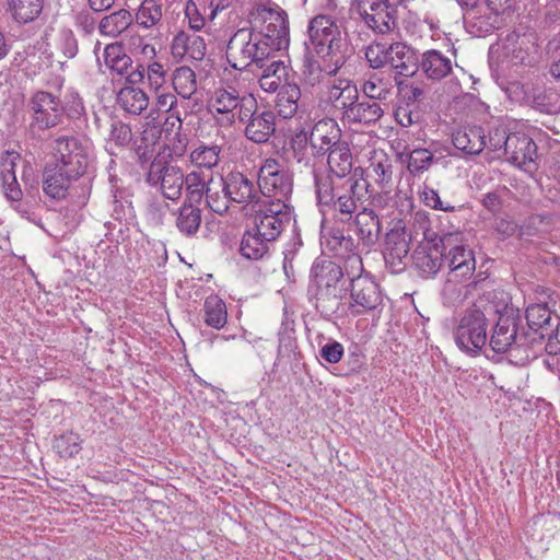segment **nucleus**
I'll use <instances>...</instances> for the list:
<instances>
[{
	"label": "nucleus",
	"mask_w": 560,
	"mask_h": 560,
	"mask_svg": "<svg viewBox=\"0 0 560 560\" xmlns=\"http://www.w3.org/2000/svg\"><path fill=\"white\" fill-rule=\"evenodd\" d=\"M498 310L481 296L460 315L454 329L457 347L467 353H478L488 340V326L494 322Z\"/></svg>",
	"instance_id": "1"
},
{
	"label": "nucleus",
	"mask_w": 560,
	"mask_h": 560,
	"mask_svg": "<svg viewBox=\"0 0 560 560\" xmlns=\"http://www.w3.org/2000/svg\"><path fill=\"white\" fill-rule=\"evenodd\" d=\"M281 50L272 42L265 39L261 33L252 28H240L230 38L226 58L232 68L245 70L250 66L264 68L272 55Z\"/></svg>",
	"instance_id": "2"
},
{
	"label": "nucleus",
	"mask_w": 560,
	"mask_h": 560,
	"mask_svg": "<svg viewBox=\"0 0 560 560\" xmlns=\"http://www.w3.org/2000/svg\"><path fill=\"white\" fill-rule=\"evenodd\" d=\"M311 49L320 59L346 62L348 49L346 37L329 15H317L308 25Z\"/></svg>",
	"instance_id": "3"
},
{
	"label": "nucleus",
	"mask_w": 560,
	"mask_h": 560,
	"mask_svg": "<svg viewBox=\"0 0 560 560\" xmlns=\"http://www.w3.org/2000/svg\"><path fill=\"white\" fill-rule=\"evenodd\" d=\"M252 30L280 49L289 45V22L284 10L271 0H259L248 13Z\"/></svg>",
	"instance_id": "4"
},
{
	"label": "nucleus",
	"mask_w": 560,
	"mask_h": 560,
	"mask_svg": "<svg viewBox=\"0 0 560 560\" xmlns=\"http://www.w3.org/2000/svg\"><path fill=\"white\" fill-rule=\"evenodd\" d=\"M30 121L26 127L30 138L38 140L46 130L62 122L65 108L60 98L47 91L35 92L27 102Z\"/></svg>",
	"instance_id": "5"
},
{
	"label": "nucleus",
	"mask_w": 560,
	"mask_h": 560,
	"mask_svg": "<svg viewBox=\"0 0 560 560\" xmlns=\"http://www.w3.org/2000/svg\"><path fill=\"white\" fill-rule=\"evenodd\" d=\"M440 245L448 268V281L469 279L476 270V259L474 250L464 244V234L458 230L443 233Z\"/></svg>",
	"instance_id": "6"
},
{
	"label": "nucleus",
	"mask_w": 560,
	"mask_h": 560,
	"mask_svg": "<svg viewBox=\"0 0 560 560\" xmlns=\"http://www.w3.org/2000/svg\"><path fill=\"white\" fill-rule=\"evenodd\" d=\"M253 218L254 231L275 243L292 220V208L284 200H261Z\"/></svg>",
	"instance_id": "7"
},
{
	"label": "nucleus",
	"mask_w": 560,
	"mask_h": 560,
	"mask_svg": "<svg viewBox=\"0 0 560 560\" xmlns=\"http://www.w3.org/2000/svg\"><path fill=\"white\" fill-rule=\"evenodd\" d=\"M255 97L234 86L219 88L211 97V110L215 113V122L221 127H231L242 115L246 116L253 107Z\"/></svg>",
	"instance_id": "8"
},
{
	"label": "nucleus",
	"mask_w": 560,
	"mask_h": 560,
	"mask_svg": "<svg viewBox=\"0 0 560 560\" xmlns=\"http://www.w3.org/2000/svg\"><path fill=\"white\" fill-rule=\"evenodd\" d=\"M350 11L376 34H388L397 27V5L390 0H353Z\"/></svg>",
	"instance_id": "9"
},
{
	"label": "nucleus",
	"mask_w": 560,
	"mask_h": 560,
	"mask_svg": "<svg viewBox=\"0 0 560 560\" xmlns=\"http://www.w3.org/2000/svg\"><path fill=\"white\" fill-rule=\"evenodd\" d=\"M185 177L179 166L158 155L150 163L145 180L149 185L159 187L166 199L175 201L182 196Z\"/></svg>",
	"instance_id": "10"
},
{
	"label": "nucleus",
	"mask_w": 560,
	"mask_h": 560,
	"mask_svg": "<svg viewBox=\"0 0 560 560\" xmlns=\"http://www.w3.org/2000/svg\"><path fill=\"white\" fill-rule=\"evenodd\" d=\"M54 163L81 177L89 163V143L74 136H59L55 140Z\"/></svg>",
	"instance_id": "11"
},
{
	"label": "nucleus",
	"mask_w": 560,
	"mask_h": 560,
	"mask_svg": "<svg viewBox=\"0 0 560 560\" xmlns=\"http://www.w3.org/2000/svg\"><path fill=\"white\" fill-rule=\"evenodd\" d=\"M257 185L259 195L284 200L292 192V177L275 159H267L258 172Z\"/></svg>",
	"instance_id": "12"
},
{
	"label": "nucleus",
	"mask_w": 560,
	"mask_h": 560,
	"mask_svg": "<svg viewBox=\"0 0 560 560\" xmlns=\"http://www.w3.org/2000/svg\"><path fill=\"white\" fill-rule=\"evenodd\" d=\"M506 58L515 66L535 67L540 62L541 54L534 33L513 31L503 42Z\"/></svg>",
	"instance_id": "13"
},
{
	"label": "nucleus",
	"mask_w": 560,
	"mask_h": 560,
	"mask_svg": "<svg viewBox=\"0 0 560 560\" xmlns=\"http://www.w3.org/2000/svg\"><path fill=\"white\" fill-rule=\"evenodd\" d=\"M495 324L489 338L490 348L497 353H505L513 346H520L525 336L518 334L520 318L513 310L501 313L494 317Z\"/></svg>",
	"instance_id": "14"
},
{
	"label": "nucleus",
	"mask_w": 560,
	"mask_h": 560,
	"mask_svg": "<svg viewBox=\"0 0 560 560\" xmlns=\"http://www.w3.org/2000/svg\"><path fill=\"white\" fill-rule=\"evenodd\" d=\"M314 183L318 205L327 209L349 192H355L359 185L353 177H334L324 173H315Z\"/></svg>",
	"instance_id": "15"
},
{
	"label": "nucleus",
	"mask_w": 560,
	"mask_h": 560,
	"mask_svg": "<svg viewBox=\"0 0 560 560\" xmlns=\"http://www.w3.org/2000/svg\"><path fill=\"white\" fill-rule=\"evenodd\" d=\"M222 192L231 202L250 205L253 208L261 201L258 185L242 172L232 171L221 177Z\"/></svg>",
	"instance_id": "16"
},
{
	"label": "nucleus",
	"mask_w": 560,
	"mask_h": 560,
	"mask_svg": "<svg viewBox=\"0 0 560 560\" xmlns=\"http://www.w3.org/2000/svg\"><path fill=\"white\" fill-rule=\"evenodd\" d=\"M238 121L245 125L244 136L256 144L267 143L276 131V115L271 110H258L256 98L246 116Z\"/></svg>",
	"instance_id": "17"
},
{
	"label": "nucleus",
	"mask_w": 560,
	"mask_h": 560,
	"mask_svg": "<svg viewBox=\"0 0 560 560\" xmlns=\"http://www.w3.org/2000/svg\"><path fill=\"white\" fill-rule=\"evenodd\" d=\"M350 296V306L358 307V314L377 308L383 301L378 284L366 275H360L351 280Z\"/></svg>",
	"instance_id": "18"
},
{
	"label": "nucleus",
	"mask_w": 560,
	"mask_h": 560,
	"mask_svg": "<svg viewBox=\"0 0 560 560\" xmlns=\"http://www.w3.org/2000/svg\"><path fill=\"white\" fill-rule=\"evenodd\" d=\"M79 178L59 164L48 162L42 174L43 191L52 200H62L67 197L72 183Z\"/></svg>",
	"instance_id": "19"
},
{
	"label": "nucleus",
	"mask_w": 560,
	"mask_h": 560,
	"mask_svg": "<svg viewBox=\"0 0 560 560\" xmlns=\"http://www.w3.org/2000/svg\"><path fill=\"white\" fill-rule=\"evenodd\" d=\"M19 160V154L15 152H5L0 160V178L2 183V190L5 198L11 202L12 207L22 215L28 214V211L23 208L22 197L23 191L18 183L15 176V164Z\"/></svg>",
	"instance_id": "20"
},
{
	"label": "nucleus",
	"mask_w": 560,
	"mask_h": 560,
	"mask_svg": "<svg viewBox=\"0 0 560 560\" xmlns=\"http://www.w3.org/2000/svg\"><path fill=\"white\" fill-rule=\"evenodd\" d=\"M409 249V236L404 228H394L387 232L384 259L392 273H399L405 269Z\"/></svg>",
	"instance_id": "21"
},
{
	"label": "nucleus",
	"mask_w": 560,
	"mask_h": 560,
	"mask_svg": "<svg viewBox=\"0 0 560 560\" xmlns=\"http://www.w3.org/2000/svg\"><path fill=\"white\" fill-rule=\"evenodd\" d=\"M388 65L392 72L395 71V82L400 85L399 78H409L419 70V59L415 49L397 42L388 46Z\"/></svg>",
	"instance_id": "22"
},
{
	"label": "nucleus",
	"mask_w": 560,
	"mask_h": 560,
	"mask_svg": "<svg viewBox=\"0 0 560 560\" xmlns=\"http://www.w3.org/2000/svg\"><path fill=\"white\" fill-rule=\"evenodd\" d=\"M359 98V90L350 80L339 79L328 88L327 102L331 105L334 114H336L341 121L345 120L346 115L352 109V106Z\"/></svg>",
	"instance_id": "23"
},
{
	"label": "nucleus",
	"mask_w": 560,
	"mask_h": 560,
	"mask_svg": "<svg viewBox=\"0 0 560 560\" xmlns=\"http://www.w3.org/2000/svg\"><path fill=\"white\" fill-rule=\"evenodd\" d=\"M508 160L518 167H530L537 159V145L524 133H511L506 143Z\"/></svg>",
	"instance_id": "24"
},
{
	"label": "nucleus",
	"mask_w": 560,
	"mask_h": 560,
	"mask_svg": "<svg viewBox=\"0 0 560 560\" xmlns=\"http://www.w3.org/2000/svg\"><path fill=\"white\" fill-rule=\"evenodd\" d=\"M342 66L343 63L338 60H325L314 55H307L302 70L303 82L312 88L320 85L326 79L335 75Z\"/></svg>",
	"instance_id": "25"
},
{
	"label": "nucleus",
	"mask_w": 560,
	"mask_h": 560,
	"mask_svg": "<svg viewBox=\"0 0 560 560\" xmlns=\"http://www.w3.org/2000/svg\"><path fill=\"white\" fill-rule=\"evenodd\" d=\"M337 136H341V129L335 119L318 120L307 136L312 155L316 159L324 158V148Z\"/></svg>",
	"instance_id": "26"
},
{
	"label": "nucleus",
	"mask_w": 560,
	"mask_h": 560,
	"mask_svg": "<svg viewBox=\"0 0 560 560\" xmlns=\"http://www.w3.org/2000/svg\"><path fill=\"white\" fill-rule=\"evenodd\" d=\"M171 52L174 58L182 59L188 57L192 60L200 61L206 55V43L199 35L180 31L172 40Z\"/></svg>",
	"instance_id": "27"
},
{
	"label": "nucleus",
	"mask_w": 560,
	"mask_h": 560,
	"mask_svg": "<svg viewBox=\"0 0 560 560\" xmlns=\"http://www.w3.org/2000/svg\"><path fill=\"white\" fill-rule=\"evenodd\" d=\"M352 221L362 244L368 248L374 246L381 234V223L374 210L363 208L354 215Z\"/></svg>",
	"instance_id": "28"
},
{
	"label": "nucleus",
	"mask_w": 560,
	"mask_h": 560,
	"mask_svg": "<svg viewBox=\"0 0 560 560\" xmlns=\"http://www.w3.org/2000/svg\"><path fill=\"white\" fill-rule=\"evenodd\" d=\"M310 289L342 288L339 283L343 277L342 269L331 260L315 261L312 270Z\"/></svg>",
	"instance_id": "29"
},
{
	"label": "nucleus",
	"mask_w": 560,
	"mask_h": 560,
	"mask_svg": "<svg viewBox=\"0 0 560 560\" xmlns=\"http://www.w3.org/2000/svg\"><path fill=\"white\" fill-rule=\"evenodd\" d=\"M412 259L416 268L425 278L435 276L444 262L443 248L438 244L433 246H420L415 249Z\"/></svg>",
	"instance_id": "30"
},
{
	"label": "nucleus",
	"mask_w": 560,
	"mask_h": 560,
	"mask_svg": "<svg viewBox=\"0 0 560 560\" xmlns=\"http://www.w3.org/2000/svg\"><path fill=\"white\" fill-rule=\"evenodd\" d=\"M395 75L390 70L373 71L365 74L362 91L368 98L386 100L394 88Z\"/></svg>",
	"instance_id": "31"
},
{
	"label": "nucleus",
	"mask_w": 560,
	"mask_h": 560,
	"mask_svg": "<svg viewBox=\"0 0 560 560\" xmlns=\"http://www.w3.org/2000/svg\"><path fill=\"white\" fill-rule=\"evenodd\" d=\"M560 315L550 310L545 303H536L527 306L525 311V318L528 328L539 338H542L544 334L558 322Z\"/></svg>",
	"instance_id": "32"
},
{
	"label": "nucleus",
	"mask_w": 560,
	"mask_h": 560,
	"mask_svg": "<svg viewBox=\"0 0 560 560\" xmlns=\"http://www.w3.org/2000/svg\"><path fill=\"white\" fill-rule=\"evenodd\" d=\"M452 142L466 154H479L487 147L485 130L477 126L458 129L453 133Z\"/></svg>",
	"instance_id": "33"
},
{
	"label": "nucleus",
	"mask_w": 560,
	"mask_h": 560,
	"mask_svg": "<svg viewBox=\"0 0 560 560\" xmlns=\"http://www.w3.org/2000/svg\"><path fill=\"white\" fill-rule=\"evenodd\" d=\"M419 68L431 80H442L453 69V61L441 51L432 49L422 54Z\"/></svg>",
	"instance_id": "34"
},
{
	"label": "nucleus",
	"mask_w": 560,
	"mask_h": 560,
	"mask_svg": "<svg viewBox=\"0 0 560 560\" xmlns=\"http://www.w3.org/2000/svg\"><path fill=\"white\" fill-rule=\"evenodd\" d=\"M384 114L381 105L373 98L362 100L360 97L352 106V109L346 115L343 124H363L371 125L378 121Z\"/></svg>",
	"instance_id": "35"
},
{
	"label": "nucleus",
	"mask_w": 560,
	"mask_h": 560,
	"mask_svg": "<svg viewBox=\"0 0 560 560\" xmlns=\"http://www.w3.org/2000/svg\"><path fill=\"white\" fill-rule=\"evenodd\" d=\"M466 30L474 36L482 37L499 28V15L480 13L479 10L467 11L464 14Z\"/></svg>",
	"instance_id": "36"
},
{
	"label": "nucleus",
	"mask_w": 560,
	"mask_h": 560,
	"mask_svg": "<svg viewBox=\"0 0 560 560\" xmlns=\"http://www.w3.org/2000/svg\"><path fill=\"white\" fill-rule=\"evenodd\" d=\"M259 86L269 93L280 91L288 82L289 71L283 61L275 60L264 66Z\"/></svg>",
	"instance_id": "37"
},
{
	"label": "nucleus",
	"mask_w": 560,
	"mask_h": 560,
	"mask_svg": "<svg viewBox=\"0 0 560 560\" xmlns=\"http://www.w3.org/2000/svg\"><path fill=\"white\" fill-rule=\"evenodd\" d=\"M117 104L126 113L139 116L149 106L147 93L136 86H125L117 94Z\"/></svg>",
	"instance_id": "38"
},
{
	"label": "nucleus",
	"mask_w": 560,
	"mask_h": 560,
	"mask_svg": "<svg viewBox=\"0 0 560 560\" xmlns=\"http://www.w3.org/2000/svg\"><path fill=\"white\" fill-rule=\"evenodd\" d=\"M271 244L270 241L262 238L253 229L244 233L240 245V253L247 259L259 260L269 253Z\"/></svg>",
	"instance_id": "39"
},
{
	"label": "nucleus",
	"mask_w": 560,
	"mask_h": 560,
	"mask_svg": "<svg viewBox=\"0 0 560 560\" xmlns=\"http://www.w3.org/2000/svg\"><path fill=\"white\" fill-rule=\"evenodd\" d=\"M131 23V13L126 9H120L105 15L98 23V31L102 35L117 37L125 32Z\"/></svg>",
	"instance_id": "40"
},
{
	"label": "nucleus",
	"mask_w": 560,
	"mask_h": 560,
	"mask_svg": "<svg viewBox=\"0 0 560 560\" xmlns=\"http://www.w3.org/2000/svg\"><path fill=\"white\" fill-rule=\"evenodd\" d=\"M315 298L316 308L325 316L335 314L341 304L342 288L310 289Z\"/></svg>",
	"instance_id": "41"
},
{
	"label": "nucleus",
	"mask_w": 560,
	"mask_h": 560,
	"mask_svg": "<svg viewBox=\"0 0 560 560\" xmlns=\"http://www.w3.org/2000/svg\"><path fill=\"white\" fill-rule=\"evenodd\" d=\"M300 98L301 90L295 83L283 85V88L278 91L276 101L278 114L285 119L292 118L298 112V102Z\"/></svg>",
	"instance_id": "42"
},
{
	"label": "nucleus",
	"mask_w": 560,
	"mask_h": 560,
	"mask_svg": "<svg viewBox=\"0 0 560 560\" xmlns=\"http://www.w3.org/2000/svg\"><path fill=\"white\" fill-rule=\"evenodd\" d=\"M8 10L19 23L34 21L43 10V0H7Z\"/></svg>",
	"instance_id": "43"
},
{
	"label": "nucleus",
	"mask_w": 560,
	"mask_h": 560,
	"mask_svg": "<svg viewBox=\"0 0 560 560\" xmlns=\"http://www.w3.org/2000/svg\"><path fill=\"white\" fill-rule=\"evenodd\" d=\"M103 59L106 67L119 75L126 74L132 65L131 58L119 43L108 44L103 50Z\"/></svg>",
	"instance_id": "44"
},
{
	"label": "nucleus",
	"mask_w": 560,
	"mask_h": 560,
	"mask_svg": "<svg viewBox=\"0 0 560 560\" xmlns=\"http://www.w3.org/2000/svg\"><path fill=\"white\" fill-rule=\"evenodd\" d=\"M201 209L195 205L183 203L178 209L176 228L186 236L195 235L201 224Z\"/></svg>",
	"instance_id": "45"
},
{
	"label": "nucleus",
	"mask_w": 560,
	"mask_h": 560,
	"mask_svg": "<svg viewBox=\"0 0 560 560\" xmlns=\"http://www.w3.org/2000/svg\"><path fill=\"white\" fill-rule=\"evenodd\" d=\"M205 323L214 328L221 329L228 322V312L225 303L218 295H210L203 304Z\"/></svg>",
	"instance_id": "46"
},
{
	"label": "nucleus",
	"mask_w": 560,
	"mask_h": 560,
	"mask_svg": "<svg viewBox=\"0 0 560 560\" xmlns=\"http://www.w3.org/2000/svg\"><path fill=\"white\" fill-rule=\"evenodd\" d=\"M555 529L553 517L538 516L527 525L526 533L533 541L540 542L545 547L555 537Z\"/></svg>",
	"instance_id": "47"
},
{
	"label": "nucleus",
	"mask_w": 560,
	"mask_h": 560,
	"mask_svg": "<svg viewBox=\"0 0 560 560\" xmlns=\"http://www.w3.org/2000/svg\"><path fill=\"white\" fill-rule=\"evenodd\" d=\"M334 152L335 153H330L326 160L329 172L334 174L335 177L348 178L347 176L350 174L353 165V158L350 145H341Z\"/></svg>",
	"instance_id": "48"
},
{
	"label": "nucleus",
	"mask_w": 560,
	"mask_h": 560,
	"mask_svg": "<svg viewBox=\"0 0 560 560\" xmlns=\"http://www.w3.org/2000/svg\"><path fill=\"white\" fill-rule=\"evenodd\" d=\"M371 176L382 188L389 187L393 179V164L384 153H375L370 159Z\"/></svg>",
	"instance_id": "49"
},
{
	"label": "nucleus",
	"mask_w": 560,
	"mask_h": 560,
	"mask_svg": "<svg viewBox=\"0 0 560 560\" xmlns=\"http://www.w3.org/2000/svg\"><path fill=\"white\" fill-rule=\"evenodd\" d=\"M526 97L530 106L541 113H551L556 107L555 92L544 85H534Z\"/></svg>",
	"instance_id": "50"
},
{
	"label": "nucleus",
	"mask_w": 560,
	"mask_h": 560,
	"mask_svg": "<svg viewBox=\"0 0 560 560\" xmlns=\"http://www.w3.org/2000/svg\"><path fill=\"white\" fill-rule=\"evenodd\" d=\"M173 86L183 98H190L197 90L195 72L189 67L177 68L173 75Z\"/></svg>",
	"instance_id": "51"
},
{
	"label": "nucleus",
	"mask_w": 560,
	"mask_h": 560,
	"mask_svg": "<svg viewBox=\"0 0 560 560\" xmlns=\"http://www.w3.org/2000/svg\"><path fill=\"white\" fill-rule=\"evenodd\" d=\"M184 185L186 186V199L184 203L197 206L206 196V182L200 172H190L186 175Z\"/></svg>",
	"instance_id": "52"
},
{
	"label": "nucleus",
	"mask_w": 560,
	"mask_h": 560,
	"mask_svg": "<svg viewBox=\"0 0 560 560\" xmlns=\"http://www.w3.org/2000/svg\"><path fill=\"white\" fill-rule=\"evenodd\" d=\"M221 147L217 144L197 147L190 153V161L198 167L213 168L220 160Z\"/></svg>",
	"instance_id": "53"
},
{
	"label": "nucleus",
	"mask_w": 560,
	"mask_h": 560,
	"mask_svg": "<svg viewBox=\"0 0 560 560\" xmlns=\"http://www.w3.org/2000/svg\"><path fill=\"white\" fill-rule=\"evenodd\" d=\"M354 196L355 192H349L348 195L343 196L341 200L332 203V206L328 208V211L332 212V217L337 221L341 223L352 222L354 215L359 212V206Z\"/></svg>",
	"instance_id": "54"
},
{
	"label": "nucleus",
	"mask_w": 560,
	"mask_h": 560,
	"mask_svg": "<svg viewBox=\"0 0 560 560\" xmlns=\"http://www.w3.org/2000/svg\"><path fill=\"white\" fill-rule=\"evenodd\" d=\"M162 19V8L155 0H143L136 14L137 23L149 28Z\"/></svg>",
	"instance_id": "55"
},
{
	"label": "nucleus",
	"mask_w": 560,
	"mask_h": 560,
	"mask_svg": "<svg viewBox=\"0 0 560 560\" xmlns=\"http://www.w3.org/2000/svg\"><path fill=\"white\" fill-rule=\"evenodd\" d=\"M434 162V155L428 149H415L409 153L407 170L413 175H420L428 171Z\"/></svg>",
	"instance_id": "56"
},
{
	"label": "nucleus",
	"mask_w": 560,
	"mask_h": 560,
	"mask_svg": "<svg viewBox=\"0 0 560 560\" xmlns=\"http://www.w3.org/2000/svg\"><path fill=\"white\" fill-rule=\"evenodd\" d=\"M132 136L133 135L131 128L128 124L117 119H113L110 121L109 133L107 138V142L110 147H127L131 142Z\"/></svg>",
	"instance_id": "57"
},
{
	"label": "nucleus",
	"mask_w": 560,
	"mask_h": 560,
	"mask_svg": "<svg viewBox=\"0 0 560 560\" xmlns=\"http://www.w3.org/2000/svg\"><path fill=\"white\" fill-rule=\"evenodd\" d=\"M81 443L78 434L69 432L56 440L55 447L60 456L70 458L81 451Z\"/></svg>",
	"instance_id": "58"
},
{
	"label": "nucleus",
	"mask_w": 560,
	"mask_h": 560,
	"mask_svg": "<svg viewBox=\"0 0 560 560\" xmlns=\"http://www.w3.org/2000/svg\"><path fill=\"white\" fill-rule=\"evenodd\" d=\"M201 3H203V0H197V2L189 0L185 7L188 25L196 32L200 31L205 26L206 21L209 20L208 15L203 12Z\"/></svg>",
	"instance_id": "59"
},
{
	"label": "nucleus",
	"mask_w": 560,
	"mask_h": 560,
	"mask_svg": "<svg viewBox=\"0 0 560 560\" xmlns=\"http://www.w3.org/2000/svg\"><path fill=\"white\" fill-rule=\"evenodd\" d=\"M388 46L384 44H372L365 49V59L374 70H381L388 65Z\"/></svg>",
	"instance_id": "60"
},
{
	"label": "nucleus",
	"mask_w": 560,
	"mask_h": 560,
	"mask_svg": "<svg viewBox=\"0 0 560 560\" xmlns=\"http://www.w3.org/2000/svg\"><path fill=\"white\" fill-rule=\"evenodd\" d=\"M421 200L427 207H430L434 210L453 212L456 209V206L452 201L442 200L439 192L428 186H424L421 192Z\"/></svg>",
	"instance_id": "61"
},
{
	"label": "nucleus",
	"mask_w": 560,
	"mask_h": 560,
	"mask_svg": "<svg viewBox=\"0 0 560 560\" xmlns=\"http://www.w3.org/2000/svg\"><path fill=\"white\" fill-rule=\"evenodd\" d=\"M206 201L208 207L218 214H223L229 210L231 201L226 196H221L219 190H213L210 186L206 189Z\"/></svg>",
	"instance_id": "62"
},
{
	"label": "nucleus",
	"mask_w": 560,
	"mask_h": 560,
	"mask_svg": "<svg viewBox=\"0 0 560 560\" xmlns=\"http://www.w3.org/2000/svg\"><path fill=\"white\" fill-rule=\"evenodd\" d=\"M308 139L306 133L296 135L291 141V149L293 159L299 163L307 166L310 164V156L307 155Z\"/></svg>",
	"instance_id": "63"
},
{
	"label": "nucleus",
	"mask_w": 560,
	"mask_h": 560,
	"mask_svg": "<svg viewBox=\"0 0 560 560\" xmlns=\"http://www.w3.org/2000/svg\"><path fill=\"white\" fill-rule=\"evenodd\" d=\"M541 339H546L545 350L550 355L560 353V316L547 332L544 334Z\"/></svg>",
	"instance_id": "64"
}]
</instances>
